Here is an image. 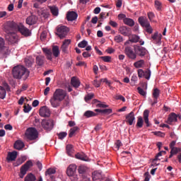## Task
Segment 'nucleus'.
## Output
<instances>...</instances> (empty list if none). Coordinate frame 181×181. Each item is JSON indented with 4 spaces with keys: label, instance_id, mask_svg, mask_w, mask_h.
Segmentation results:
<instances>
[{
    "label": "nucleus",
    "instance_id": "63",
    "mask_svg": "<svg viewBox=\"0 0 181 181\" xmlns=\"http://www.w3.org/2000/svg\"><path fill=\"white\" fill-rule=\"evenodd\" d=\"M144 74H145V71H144L142 69L138 70V76L140 78H142V77H144Z\"/></svg>",
    "mask_w": 181,
    "mask_h": 181
},
{
    "label": "nucleus",
    "instance_id": "57",
    "mask_svg": "<svg viewBox=\"0 0 181 181\" xmlns=\"http://www.w3.org/2000/svg\"><path fill=\"white\" fill-rule=\"evenodd\" d=\"M153 134L156 135V136H160V138H163L165 136V133L162 132H153Z\"/></svg>",
    "mask_w": 181,
    "mask_h": 181
},
{
    "label": "nucleus",
    "instance_id": "39",
    "mask_svg": "<svg viewBox=\"0 0 181 181\" xmlns=\"http://www.w3.org/2000/svg\"><path fill=\"white\" fill-rule=\"evenodd\" d=\"M6 97V90L4 86H0V98L4 100Z\"/></svg>",
    "mask_w": 181,
    "mask_h": 181
},
{
    "label": "nucleus",
    "instance_id": "51",
    "mask_svg": "<svg viewBox=\"0 0 181 181\" xmlns=\"http://www.w3.org/2000/svg\"><path fill=\"white\" fill-rule=\"evenodd\" d=\"M87 45H88V42L83 40V41L78 43V46L81 49H84V47H86Z\"/></svg>",
    "mask_w": 181,
    "mask_h": 181
},
{
    "label": "nucleus",
    "instance_id": "42",
    "mask_svg": "<svg viewBox=\"0 0 181 181\" xmlns=\"http://www.w3.org/2000/svg\"><path fill=\"white\" fill-rule=\"evenodd\" d=\"M114 40L116 43H122L124 37L121 35H117L114 37Z\"/></svg>",
    "mask_w": 181,
    "mask_h": 181
},
{
    "label": "nucleus",
    "instance_id": "48",
    "mask_svg": "<svg viewBox=\"0 0 181 181\" xmlns=\"http://www.w3.org/2000/svg\"><path fill=\"white\" fill-rule=\"evenodd\" d=\"M137 91L140 95H142L143 97H146V92L142 89L141 87L137 88Z\"/></svg>",
    "mask_w": 181,
    "mask_h": 181
},
{
    "label": "nucleus",
    "instance_id": "13",
    "mask_svg": "<svg viewBox=\"0 0 181 181\" xmlns=\"http://www.w3.org/2000/svg\"><path fill=\"white\" fill-rule=\"evenodd\" d=\"M177 118L181 119V115H177L176 113H171L168 118L167 122L168 124H172V122H177Z\"/></svg>",
    "mask_w": 181,
    "mask_h": 181
},
{
    "label": "nucleus",
    "instance_id": "19",
    "mask_svg": "<svg viewBox=\"0 0 181 181\" xmlns=\"http://www.w3.org/2000/svg\"><path fill=\"white\" fill-rule=\"evenodd\" d=\"M77 16H78L77 13L74 11H69L66 14V19L70 22H73V21H76V19H77Z\"/></svg>",
    "mask_w": 181,
    "mask_h": 181
},
{
    "label": "nucleus",
    "instance_id": "2",
    "mask_svg": "<svg viewBox=\"0 0 181 181\" xmlns=\"http://www.w3.org/2000/svg\"><path fill=\"white\" fill-rule=\"evenodd\" d=\"M8 28H10L11 30H19L21 35H23V36H30L31 33L29 29H28L26 27H25L23 25H18V23L12 21H8L6 23V29H8Z\"/></svg>",
    "mask_w": 181,
    "mask_h": 181
},
{
    "label": "nucleus",
    "instance_id": "43",
    "mask_svg": "<svg viewBox=\"0 0 181 181\" xmlns=\"http://www.w3.org/2000/svg\"><path fill=\"white\" fill-rule=\"evenodd\" d=\"M78 173H80V175H83V174L86 173V172H87V170H88V168L86 165H81L78 167Z\"/></svg>",
    "mask_w": 181,
    "mask_h": 181
},
{
    "label": "nucleus",
    "instance_id": "53",
    "mask_svg": "<svg viewBox=\"0 0 181 181\" xmlns=\"http://www.w3.org/2000/svg\"><path fill=\"white\" fill-rule=\"evenodd\" d=\"M100 59L103 60V62H105V63L111 62V57L110 56L100 57Z\"/></svg>",
    "mask_w": 181,
    "mask_h": 181
},
{
    "label": "nucleus",
    "instance_id": "7",
    "mask_svg": "<svg viewBox=\"0 0 181 181\" xmlns=\"http://www.w3.org/2000/svg\"><path fill=\"white\" fill-rule=\"evenodd\" d=\"M9 54V48L5 46V40L0 37V57H6Z\"/></svg>",
    "mask_w": 181,
    "mask_h": 181
},
{
    "label": "nucleus",
    "instance_id": "12",
    "mask_svg": "<svg viewBox=\"0 0 181 181\" xmlns=\"http://www.w3.org/2000/svg\"><path fill=\"white\" fill-rule=\"evenodd\" d=\"M151 40L153 43L155 45H157V46H160L162 44V35L159 34L158 33H155L152 36H151Z\"/></svg>",
    "mask_w": 181,
    "mask_h": 181
},
{
    "label": "nucleus",
    "instance_id": "4",
    "mask_svg": "<svg viewBox=\"0 0 181 181\" xmlns=\"http://www.w3.org/2000/svg\"><path fill=\"white\" fill-rule=\"evenodd\" d=\"M4 30L6 33H7L6 37L10 43H12L13 45L18 43V35L14 33L16 30H11V27L6 28V23L4 24Z\"/></svg>",
    "mask_w": 181,
    "mask_h": 181
},
{
    "label": "nucleus",
    "instance_id": "49",
    "mask_svg": "<svg viewBox=\"0 0 181 181\" xmlns=\"http://www.w3.org/2000/svg\"><path fill=\"white\" fill-rule=\"evenodd\" d=\"M25 162V159L23 158H18L16 163H13V166L18 167L20 166V165H22Z\"/></svg>",
    "mask_w": 181,
    "mask_h": 181
},
{
    "label": "nucleus",
    "instance_id": "31",
    "mask_svg": "<svg viewBox=\"0 0 181 181\" xmlns=\"http://www.w3.org/2000/svg\"><path fill=\"white\" fill-rule=\"evenodd\" d=\"M51 13L53 16H59V8L56 6H49Z\"/></svg>",
    "mask_w": 181,
    "mask_h": 181
},
{
    "label": "nucleus",
    "instance_id": "34",
    "mask_svg": "<svg viewBox=\"0 0 181 181\" xmlns=\"http://www.w3.org/2000/svg\"><path fill=\"white\" fill-rule=\"evenodd\" d=\"M123 22L124 23V25H127L128 26H134V25H135V21H134V20H132V18H125L123 20Z\"/></svg>",
    "mask_w": 181,
    "mask_h": 181
},
{
    "label": "nucleus",
    "instance_id": "5",
    "mask_svg": "<svg viewBox=\"0 0 181 181\" xmlns=\"http://www.w3.org/2000/svg\"><path fill=\"white\" fill-rule=\"evenodd\" d=\"M25 136L29 141H35L39 137V132L34 127H30L26 129Z\"/></svg>",
    "mask_w": 181,
    "mask_h": 181
},
{
    "label": "nucleus",
    "instance_id": "64",
    "mask_svg": "<svg viewBox=\"0 0 181 181\" xmlns=\"http://www.w3.org/2000/svg\"><path fill=\"white\" fill-rule=\"evenodd\" d=\"M115 146L117 149H119V148H121V146H122V143L121 142V141L119 140H117L115 142Z\"/></svg>",
    "mask_w": 181,
    "mask_h": 181
},
{
    "label": "nucleus",
    "instance_id": "56",
    "mask_svg": "<svg viewBox=\"0 0 181 181\" xmlns=\"http://www.w3.org/2000/svg\"><path fill=\"white\" fill-rule=\"evenodd\" d=\"M58 136H59V139H64V138H66V136H67V132H60L58 134Z\"/></svg>",
    "mask_w": 181,
    "mask_h": 181
},
{
    "label": "nucleus",
    "instance_id": "23",
    "mask_svg": "<svg viewBox=\"0 0 181 181\" xmlns=\"http://www.w3.org/2000/svg\"><path fill=\"white\" fill-rule=\"evenodd\" d=\"M139 23H140V25H141V26H143V28H146V27L149 26V25H151V23H149V21H148V19L146 18H144V17L139 18Z\"/></svg>",
    "mask_w": 181,
    "mask_h": 181
},
{
    "label": "nucleus",
    "instance_id": "33",
    "mask_svg": "<svg viewBox=\"0 0 181 181\" xmlns=\"http://www.w3.org/2000/svg\"><path fill=\"white\" fill-rule=\"evenodd\" d=\"M129 41L132 43H138V42H139V40L141 39L139 37V36L136 35H129Z\"/></svg>",
    "mask_w": 181,
    "mask_h": 181
},
{
    "label": "nucleus",
    "instance_id": "15",
    "mask_svg": "<svg viewBox=\"0 0 181 181\" xmlns=\"http://www.w3.org/2000/svg\"><path fill=\"white\" fill-rule=\"evenodd\" d=\"M49 103L53 108H57V107H60V104H62V100H60V99H57V98L52 95V97L49 100Z\"/></svg>",
    "mask_w": 181,
    "mask_h": 181
},
{
    "label": "nucleus",
    "instance_id": "47",
    "mask_svg": "<svg viewBox=\"0 0 181 181\" xmlns=\"http://www.w3.org/2000/svg\"><path fill=\"white\" fill-rule=\"evenodd\" d=\"M160 94V90H159V89H158V88L153 89V98H156V99L159 98Z\"/></svg>",
    "mask_w": 181,
    "mask_h": 181
},
{
    "label": "nucleus",
    "instance_id": "35",
    "mask_svg": "<svg viewBox=\"0 0 181 181\" xmlns=\"http://www.w3.org/2000/svg\"><path fill=\"white\" fill-rule=\"evenodd\" d=\"M145 61L144 59L139 60L134 63V66L136 69H141V67H143Z\"/></svg>",
    "mask_w": 181,
    "mask_h": 181
},
{
    "label": "nucleus",
    "instance_id": "18",
    "mask_svg": "<svg viewBox=\"0 0 181 181\" xmlns=\"http://www.w3.org/2000/svg\"><path fill=\"white\" fill-rule=\"evenodd\" d=\"M16 158H18V152L16 151L8 152L6 160L7 162H13V160H16Z\"/></svg>",
    "mask_w": 181,
    "mask_h": 181
},
{
    "label": "nucleus",
    "instance_id": "36",
    "mask_svg": "<svg viewBox=\"0 0 181 181\" xmlns=\"http://www.w3.org/2000/svg\"><path fill=\"white\" fill-rule=\"evenodd\" d=\"M154 6L156 9L158 11H162L163 6L162 5V2L159 1V0H156L154 2Z\"/></svg>",
    "mask_w": 181,
    "mask_h": 181
},
{
    "label": "nucleus",
    "instance_id": "37",
    "mask_svg": "<svg viewBox=\"0 0 181 181\" xmlns=\"http://www.w3.org/2000/svg\"><path fill=\"white\" fill-rule=\"evenodd\" d=\"M95 103L97 108H108V105H105L98 100H95Z\"/></svg>",
    "mask_w": 181,
    "mask_h": 181
},
{
    "label": "nucleus",
    "instance_id": "3",
    "mask_svg": "<svg viewBox=\"0 0 181 181\" xmlns=\"http://www.w3.org/2000/svg\"><path fill=\"white\" fill-rule=\"evenodd\" d=\"M42 52L45 53L47 60H52V56H54V57L60 56V49L57 45L53 46L52 49L48 48H42Z\"/></svg>",
    "mask_w": 181,
    "mask_h": 181
},
{
    "label": "nucleus",
    "instance_id": "28",
    "mask_svg": "<svg viewBox=\"0 0 181 181\" xmlns=\"http://www.w3.org/2000/svg\"><path fill=\"white\" fill-rule=\"evenodd\" d=\"M144 120L145 124H146V127H150L149 124V110H146L144 112Z\"/></svg>",
    "mask_w": 181,
    "mask_h": 181
},
{
    "label": "nucleus",
    "instance_id": "38",
    "mask_svg": "<svg viewBox=\"0 0 181 181\" xmlns=\"http://www.w3.org/2000/svg\"><path fill=\"white\" fill-rule=\"evenodd\" d=\"M97 113L90 111V110H87L84 113V117H86V118H91V117H96Z\"/></svg>",
    "mask_w": 181,
    "mask_h": 181
},
{
    "label": "nucleus",
    "instance_id": "26",
    "mask_svg": "<svg viewBox=\"0 0 181 181\" xmlns=\"http://www.w3.org/2000/svg\"><path fill=\"white\" fill-rule=\"evenodd\" d=\"M70 43H71V40H65L63 42L61 49L62 52H64V53H66L67 52V48L69 47V45H70Z\"/></svg>",
    "mask_w": 181,
    "mask_h": 181
},
{
    "label": "nucleus",
    "instance_id": "61",
    "mask_svg": "<svg viewBox=\"0 0 181 181\" xmlns=\"http://www.w3.org/2000/svg\"><path fill=\"white\" fill-rule=\"evenodd\" d=\"M32 110V106L28 105L24 106L23 111L24 112H29Z\"/></svg>",
    "mask_w": 181,
    "mask_h": 181
},
{
    "label": "nucleus",
    "instance_id": "46",
    "mask_svg": "<svg viewBox=\"0 0 181 181\" xmlns=\"http://www.w3.org/2000/svg\"><path fill=\"white\" fill-rule=\"evenodd\" d=\"M144 126V119L142 117L139 116L137 119L136 127L139 128H142Z\"/></svg>",
    "mask_w": 181,
    "mask_h": 181
},
{
    "label": "nucleus",
    "instance_id": "29",
    "mask_svg": "<svg viewBox=\"0 0 181 181\" xmlns=\"http://www.w3.org/2000/svg\"><path fill=\"white\" fill-rule=\"evenodd\" d=\"M36 64L37 66H42L45 64V56L38 55L36 57Z\"/></svg>",
    "mask_w": 181,
    "mask_h": 181
},
{
    "label": "nucleus",
    "instance_id": "11",
    "mask_svg": "<svg viewBox=\"0 0 181 181\" xmlns=\"http://www.w3.org/2000/svg\"><path fill=\"white\" fill-rule=\"evenodd\" d=\"M124 53L129 59H131V60H135L136 59V52H134L132 47L129 46H127L124 48Z\"/></svg>",
    "mask_w": 181,
    "mask_h": 181
},
{
    "label": "nucleus",
    "instance_id": "8",
    "mask_svg": "<svg viewBox=\"0 0 181 181\" xmlns=\"http://www.w3.org/2000/svg\"><path fill=\"white\" fill-rule=\"evenodd\" d=\"M69 30V28L66 27V25H61L57 29V35L60 39H64Z\"/></svg>",
    "mask_w": 181,
    "mask_h": 181
},
{
    "label": "nucleus",
    "instance_id": "17",
    "mask_svg": "<svg viewBox=\"0 0 181 181\" xmlns=\"http://www.w3.org/2000/svg\"><path fill=\"white\" fill-rule=\"evenodd\" d=\"M76 170H77V165L76 164H71L66 169V174L69 177L73 176L76 173Z\"/></svg>",
    "mask_w": 181,
    "mask_h": 181
},
{
    "label": "nucleus",
    "instance_id": "44",
    "mask_svg": "<svg viewBox=\"0 0 181 181\" xmlns=\"http://www.w3.org/2000/svg\"><path fill=\"white\" fill-rule=\"evenodd\" d=\"M66 153L69 156H71L73 154V146L71 144H68L66 146Z\"/></svg>",
    "mask_w": 181,
    "mask_h": 181
},
{
    "label": "nucleus",
    "instance_id": "40",
    "mask_svg": "<svg viewBox=\"0 0 181 181\" xmlns=\"http://www.w3.org/2000/svg\"><path fill=\"white\" fill-rule=\"evenodd\" d=\"M78 129H79L78 127H74L73 128H71L69 130V138H72L74 135L76 134V132L78 131Z\"/></svg>",
    "mask_w": 181,
    "mask_h": 181
},
{
    "label": "nucleus",
    "instance_id": "41",
    "mask_svg": "<svg viewBox=\"0 0 181 181\" xmlns=\"http://www.w3.org/2000/svg\"><path fill=\"white\" fill-rule=\"evenodd\" d=\"M35 180H36V177L32 173L28 174L25 177V181H35Z\"/></svg>",
    "mask_w": 181,
    "mask_h": 181
},
{
    "label": "nucleus",
    "instance_id": "50",
    "mask_svg": "<svg viewBox=\"0 0 181 181\" xmlns=\"http://www.w3.org/2000/svg\"><path fill=\"white\" fill-rule=\"evenodd\" d=\"M170 152L174 155H177V153H180L181 152V148L174 147L171 148Z\"/></svg>",
    "mask_w": 181,
    "mask_h": 181
},
{
    "label": "nucleus",
    "instance_id": "20",
    "mask_svg": "<svg viewBox=\"0 0 181 181\" xmlns=\"http://www.w3.org/2000/svg\"><path fill=\"white\" fill-rule=\"evenodd\" d=\"M130 30H131L127 26H122L119 28V33H121V35H123V36H129V35H131V33H129Z\"/></svg>",
    "mask_w": 181,
    "mask_h": 181
},
{
    "label": "nucleus",
    "instance_id": "22",
    "mask_svg": "<svg viewBox=\"0 0 181 181\" xmlns=\"http://www.w3.org/2000/svg\"><path fill=\"white\" fill-rule=\"evenodd\" d=\"M126 119L129 124V125H132L134 122L135 121V115L134 112H131L127 117Z\"/></svg>",
    "mask_w": 181,
    "mask_h": 181
},
{
    "label": "nucleus",
    "instance_id": "54",
    "mask_svg": "<svg viewBox=\"0 0 181 181\" xmlns=\"http://www.w3.org/2000/svg\"><path fill=\"white\" fill-rule=\"evenodd\" d=\"M151 71L149 69H147L144 71V77H145L146 80H149V78H151Z\"/></svg>",
    "mask_w": 181,
    "mask_h": 181
},
{
    "label": "nucleus",
    "instance_id": "55",
    "mask_svg": "<svg viewBox=\"0 0 181 181\" xmlns=\"http://www.w3.org/2000/svg\"><path fill=\"white\" fill-rule=\"evenodd\" d=\"M94 98V94L93 93H89L85 97V101L86 103H88L90 100H92Z\"/></svg>",
    "mask_w": 181,
    "mask_h": 181
},
{
    "label": "nucleus",
    "instance_id": "62",
    "mask_svg": "<svg viewBox=\"0 0 181 181\" xmlns=\"http://www.w3.org/2000/svg\"><path fill=\"white\" fill-rule=\"evenodd\" d=\"M112 112V109H104L102 110V114H111Z\"/></svg>",
    "mask_w": 181,
    "mask_h": 181
},
{
    "label": "nucleus",
    "instance_id": "45",
    "mask_svg": "<svg viewBox=\"0 0 181 181\" xmlns=\"http://www.w3.org/2000/svg\"><path fill=\"white\" fill-rule=\"evenodd\" d=\"M54 173H56V169H54V168H49L45 172V175L46 176H52V175H54Z\"/></svg>",
    "mask_w": 181,
    "mask_h": 181
},
{
    "label": "nucleus",
    "instance_id": "60",
    "mask_svg": "<svg viewBox=\"0 0 181 181\" xmlns=\"http://www.w3.org/2000/svg\"><path fill=\"white\" fill-rule=\"evenodd\" d=\"M93 86H95L96 88L100 87L101 86V81H98L97 79H95L93 82Z\"/></svg>",
    "mask_w": 181,
    "mask_h": 181
},
{
    "label": "nucleus",
    "instance_id": "10",
    "mask_svg": "<svg viewBox=\"0 0 181 181\" xmlns=\"http://www.w3.org/2000/svg\"><path fill=\"white\" fill-rule=\"evenodd\" d=\"M41 125L45 131L50 132L53 129V127H54L53 120H52V119H42V121L41 122Z\"/></svg>",
    "mask_w": 181,
    "mask_h": 181
},
{
    "label": "nucleus",
    "instance_id": "24",
    "mask_svg": "<svg viewBox=\"0 0 181 181\" xmlns=\"http://www.w3.org/2000/svg\"><path fill=\"white\" fill-rule=\"evenodd\" d=\"M14 148L17 151H21L25 148V143L21 140H17L14 144Z\"/></svg>",
    "mask_w": 181,
    "mask_h": 181
},
{
    "label": "nucleus",
    "instance_id": "58",
    "mask_svg": "<svg viewBox=\"0 0 181 181\" xmlns=\"http://www.w3.org/2000/svg\"><path fill=\"white\" fill-rule=\"evenodd\" d=\"M115 98V100H120L123 103H125V98L121 95H116Z\"/></svg>",
    "mask_w": 181,
    "mask_h": 181
},
{
    "label": "nucleus",
    "instance_id": "30",
    "mask_svg": "<svg viewBox=\"0 0 181 181\" xmlns=\"http://www.w3.org/2000/svg\"><path fill=\"white\" fill-rule=\"evenodd\" d=\"M33 63H35V59L31 57H28L25 59V64L27 67H32Z\"/></svg>",
    "mask_w": 181,
    "mask_h": 181
},
{
    "label": "nucleus",
    "instance_id": "59",
    "mask_svg": "<svg viewBox=\"0 0 181 181\" xmlns=\"http://www.w3.org/2000/svg\"><path fill=\"white\" fill-rule=\"evenodd\" d=\"M42 16H43V18H49V12H47L46 11V8H44L42 10V13H41Z\"/></svg>",
    "mask_w": 181,
    "mask_h": 181
},
{
    "label": "nucleus",
    "instance_id": "16",
    "mask_svg": "<svg viewBox=\"0 0 181 181\" xmlns=\"http://www.w3.org/2000/svg\"><path fill=\"white\" fill-rule=\"evenodd\" d=\"M134 52H136V54H138V56H140V57H144V56L146 54L148 51L144 47L138 46L134 47Z\"/></svg>",
    "mask_w": 181,
    "mask_h": 181
},
{
    "label": "nucleus",
    "instance_id": "52",
    "mask_svg": "<svg viewBox=\"0 0 181 181\" xmlns=\"http://www.w3.org/2000/svg\"><path fill=\"white\" fill-rule=\"evenodd\" d=\"M162 153H166V151H161L155 156V158L153 159V162H156V160H159V157L162 156Z\"/></svg>",
    "mask_w": 181,
    "mask_h": 181
},
{
    "label": "nucleus",
    "instance_id": "14",
    "mask_svg": "<svg viewBox=\"0 0 181 181\" xmlns=\"http://www.w3.org/2000/svg\"><path fill=\"white\" fill-rule=\"evenodd\" d=\"M40 115L43 118L50 117V110L47 106H43L40 109Z\"/></svg>",
    "mask_w": 181,
    "mask_h": 181
},
{
    "label": "nucleus",
    "instance_id": "21",
    "mask_svg": "<svg viewBox=\"0 0 181 181\" xmlns=\"http://www.w3.org/2000/svg\"><path fill=\"white\" fill-rule=\"evenodd\" d=\"M71 84L74 87V88H78L80 87V79L76 76H73L71 79Z\"/></svg>",
    "mask_w": 181,
    "mask_h": 181
},
{
    "label": "nucleus",
    "instance_id": "1",
    "mask_svg": "<svg viewBox=\"0 0 181 181\" xmlns=\"http://www.w3.org/2000/svg\"><path fill=\"white\" fill-rule=\"evenodd\" d=\"M12 74L16 80H23L25 81L29 78L30 71L23 65H16L12 69Z\"/></svg>",
    "mask_w": 181,
    "mask_h": 181
},
{
    "label": "nucleus",
    "instance_id": "32",
    "mask_svg": "<svg viewBox=\"0 0 181 181\" xmlns=\"http://www.w3.org/2000/svg\"><path fill=\"white\" fill-rule=\"evenodd\" d=\"M75 158H76V159H79L80 160H85L87 161V160L88 159L87 158V156H86V154H84V153H78L75 155Z\"/></svg>",
    "mask_w": 181,
    "mask_h": 181
},
{
    "label": "nucleus",
    "instance_id": "6",
    "mask_svg": "<svg viewBox=\"0 0 181 181\" xmlns=\"http://www.w3.org/2000/svg\"><path fill=\"white\" fill-rule=\"evenodd\" d=\"M32 166H33V163L32 160H28L24 165H23L20 169L19 177H21V179H23L25 175L28 173V170H29Z\"/></svg>",
    "mask_w": 181,
    "mask_h": 181
},
{
    "label": "nucleus",
    "instance_id": "9",
    "mask_svg": "<svg viewBox=\"0 0 181 181\" xmlns=\"http://www.w3.org/2000/svg\"><path fill=\"white\" fill-rule=\"evenodd\" d=\"M53 96L60 101H63L67 97V92L62 88H57L53 93Z\"/></svg>",
    "mask_w": 181,
    "mask_h": 181
},
{
    "label": "nucleus",
    "instance_id": "27",
    "mask_svg": "<svg viewBox=\"0 0 181 181\" xmlns=\"http://www.w3.org/2000/svg\"><path fill=\"white\" fill-rule=\"evenodd\" d=\"M93 180H98L99 179H103V175L101 171H95L92 174Z\"/></svg>",
    "mask_w": 181,
    "mask_h": 181
},
{
    "label": "nucleus",
    "instance_id": "25",
    "mask_svg": "<svg viewBox=\"0 0 181 181\" xmlns=\"http://www.w3.org/2000/svg\"><path fill=\"white\" fill-rule=\"evenodd\" d=\"M36 22H37V18L35 16H30L26 19V23L30 25H35Z\"/></svg>",
    "mask_w": 181,
    "mask_h": 181
}]
</instances>
